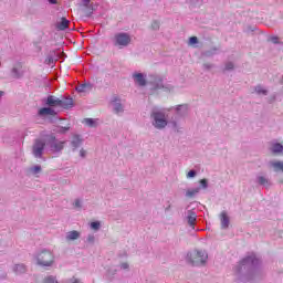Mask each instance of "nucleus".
<instances>
[{
  "label": "nucleus",
  "instance_id": "36",
  "mask_svg": "<svg viewBox=\"0 0 283 283\" xmlns=\"http://www.w3.org/2000/svg\"><path fill=\"white\" fill-rule=\"evenodd\" d=\"M33 169H34V171H41V167L40 166H35Z\"/></svg>",
  "mask_w": 283,
  "mask_h": 283
},
{
  "label": "nucleus",
  "instance_id": "9",
  "mask_svg": "<svg viewBox=\"0 0 283 283\" xmlns=\"http://www.w3.org/2000/svg\"><path fill=\"white\" fill-rule=\"evenodd\" d=\"M56 30H67L70 28V20L61 18V21L55 25Z\"/></svg>",
  "mask_w": 283,
  "mask_h": 283
},
{
  "label": "nucleus",
  "instance_id": "25",
  "mask_svg": "<svg viewBox=\"0 0 283 283\" xmlns=\"http://www.w3.org/2000/svg\"><path fill=\"white\" fill-rule=\"evenodd\" d=\"M190 45H196L198 43V38L197 36H191L189 40Z\"/></svg>",
  "mask_w": 283,
  "mask_h": 283
},
{
  "label": "nucleus",
  "instance_id": "2",
  "mask_svg": "<svg viewBox=\"0 0 283 283\" xmlns=\"http://www.w3.org/2000/svg\"><path fill=\"white\" fill-rule=\"evenodd\" d=\"M38 264L40 266H52L54 264V254L50 251H42L38 254Z\"/></svg>",
  "mask_w": 283,
  "mask_h": 283
},
{
  "label": "nucleus",
  "instance_id": "18",
  "mask_svg": "<svg viewBox=\"0 0 283 283\" xmlns=\"http://www.w3.org/2000/svg\"><path fill=\"white\" fill-rule=\"evenodd\" d=\"M65 145V142H57L53 145V149L55 151H61Z\"/></svg>",
  "mask_w": 283,
  "mask_h": 283
},
{
  "label": "nucleus",
  "instance_id": "19",
  "mask_svg": "<svg viewBox=\"0 0 283 283\" xmlns=\"http://www.w3.org/2000/svg\"><path fill=\"white\" fill-rule=\"evenodd\" d=\"M83 123H84L85 125H87L88 127H96V122H95L94 119H92V118H85V119L83 120Z\"/></svg>",
  "mask_w": 283,
  "mask_h": 283
},
{
  "label": "nucleus",
  "instance_id": "1",
  "mask_svg": "<svg viewBox=\"0 0 283 283\" xmlns=\"http://www.w3.org/2000/svg\"><path fill=\"white\" fill-rule=\"evenodd\" d=\"M207 258H209L207 252L199 250L188 254V262L193 265L205 264Z\"/></svg>",
  "mask_w": 283,
  "mask_h": 283
},
{
  "label": "nucleus",
  "instance_id": "31",
  "mask_svg": "<svg viewBox=\"0 0 283 283\" xmlns=\"http://www.w3.org/2000/svg\"><path fill=\"white\" fill-rule=\"evenodd\" d=\"M226 70H233V63H228L226 65Z\"/></svg>",
  "mask_w": 283,
  "mask_h": 283
},
{
  "label": "nucleus",
  "instance_id": "38",
  "mask_svg": "<svg viewBox=\"0 0 283 283\" xmlns=\"http://www.w3.org/2000/svg\"><path fill=\"white\" fill-rule=\"evenodd\" d=\"M88 241H90V242H94V237H90V238H88Z\"/></svg>",
  "mask_w": 283,
  "mask_h": 283
},
{
  "label": "nucleus",
  "instance_id": "28",
  "mask_svg": "<svg viewBox=\"0 0 283 283\" xmlns=\"http://www.w3.org/2000/svg\"><path fill=\"white\" fill-rule=\"evenodd\" d=\"M199 182L203 187V189H207V187H208L207 179H201Z\"/></svg>",
  "mask_w": 283,
  "mask_h": 283
},
{
  "label": "nucleus",
  "instance_id": "21",
  "mask_svg": "<svg viewBox=\"0 0 283 283\" xmlns=\"http://www.w3.org/2000/svg\"><path fill=\"white\" fill-rule=\"evenodd\" d=\"M82 140L78 138V136H75L72 140L73 147L76 149V147H81Z\"/></svg>",
  "mask_w": 283,
  "mask_h": 283
},
{
  "label": "nucleus",
  "instance_id": "14",
  "mask_svg": "<svg viewBox=\"0 0 283 283\" xmlns=\"http://www.w3.org/2000/svg\"><path fill=\"white\" fill-rule=\"evenodd\" d=\"M271 166L274 171H283V163L282 161H271Z\"/></svg>",
  "mask_w": 283,
  "mask_h": 283
},
{
  "label": "nucleus",
  "instance_id": "20",
  "mask_svg": "<svg viewBox=\"0 0 283 283\" xmlns=\"http://www.w3.org/2000/svg\"><path fill=\"white\" fill-rule=\"evenodd\" d=\"M188 224H189V227L196 226V214L195 213H192L188 217Z\"/></svg>",
  "mask_w": 283,
  "mask_h": 283
},
{
  "label": "nucleus",
  "instance_id": "33",
  "mask_svg": "<svg viewBox=\"0 0 283 283\" xmlns=\"http://www.w3.org/2000/svg\"><path fill=\"white\" fill-rule=\"evenodd\" d=\"M74 207H76V208H81V200H75V203H74Z\"/></svg>",
  "mask_w": 283,
  "mask_h": 283
},
{
  "label": "nucleus",
  "instance_id": "27",
  "mask_svg": "<svg viewBox=\"0 0 283 283\" xmlns=\"http://www.w3.org/2000/svg\"><path fill=\"white\" fill-rule=\"evenodd\" d=\"M158 28H160V23H158V22H153V24H151V29L153 30H158Z\"/></svg>",
  "mask_w": 283,
  "mask_h": 283
},
{
  "label": "nucleus",
  "instance_id": "16",
  "mask_svg": "<svg viewBox=\"0 0 283 283\" xmlns=\"http://www.w3.org/2000/svg\"><path fill=\"white\" fill-rule=\"evenodd\" d=\"M197 193H200V188L187 190L186 196L187 198H193V196H196Z\"/></svg>",
  "mask_w": 283,
  "mask_h": 283
},
{
  "label": "nucleus",
  "instance_id": "6",
  "mask_svg": "<svg viewBox=\"0 0 283 283\" xmlns=\"http://www.w3.org/2000/svg\"><path fill=\"white\" fill-rule=\"evenodd\" d=\"M46 105L49 107H61V98H57L54 95H49L46 98Z\"/></svg>",
  "mask_w": 283,
  "mask_h": 283
},
{
  "label": "nucleus",
  "instance_id": "29",
  "mask_svg": "<svg viewBox=\"0 0 283 283\" xmlns=\"http://www.w3.org/2000/svg\"><path fill=\"white\" fill-rule=\"evenodd\" d=\"M91 1H92V0H82L83 6H84L85 8H88Z\"/></svg>",
  "mask_w": 283,
  "mask_h": 283
},
{
  "label": "nucleus",
  "instance_id": "34",
  "mask_svg": "<svg viewBox=\"0 0 283 283\" xmlns=\"http://www.w3.org/2000/svg\"><path fill=\"white\" fill-rule=\"evenodd\" d=\"M256 92H258L259 94H266V91H262V90H260V88H258Z\"/></svg>",
  "mask_w": 283,
  "mask_h": 283
},
{
  "label": "nucleus",
  "instance_id": "37",
  "mask_svg": "<svg viewBox=\"0 0 283 283\" xmlns=\"http://www.w3.org/2000/svg\"><path fill=\"white\" fill-rule=\"evenodd\" d=\"M57 0H49V2H51L52 4H56Z\"/></svg>",
  "mask_w": 283,
  "mask_h": 283
},
{
  "label": "nucleus",
  "instance_id": "15",
  "mask_svg": "<svg viewBox=\"0 0 283 283\" xmlns=\"http://www.w3.org/2000/svg\"><path fill=\"white\" fill-rule=\"evenodd\" d=\"M87 90H92L91 84H82V85L76 87V91L80 92V93L87 92Z\"/></svg>",
  "mask_w": 283,
  "mask_h": 283
},
{
  "label": "nucleus",
  "instance_id": "8",
  "mask_svg": "<svg viewBox=\"0 0 283 283\" xmlns=\"http://www.w3.org/2000/svg\"><path fill=\"white\" fill-rule=\"evenodd\" d=\"M39 116H56V112L51 107H42L39 109Z\"/></svg>",
  "mask_w": 283,
  "mask_h": 283
},
{
  "label": "nucleus",
  "instance_id": "35",
  "mask_svg": "<svg viewBox=\"0 0 283 283\" xmlns=\"http://www.w3.org/2000/svg\"><path fill=\"white\" fill-rule=\"evenodd\" d=\"M80 155L82 156V158H85V150L82 149V150L80 151Z\"/></svg>",
  "mask_w": 283,
  "mask_h": 283
},
{
  "label": "nucleus",
  "instance_id": "5",
  "mask_svg": "<svg viewBox=\"0 0 283 283\" xmlns=\"http://www.w3.org/2000/svg\"><path fill=\"white\" fill-rule=\"evenodd\" d=\"M45 149V142L38 139L33 146V155L35 158H41L43 156V150Z\"/></svg>",
  "mask_w": 283,
  "mask_h": 283
},
{
  "label": "nucleus",
  "instance_id": "3",
  "mask_svg": "<svg viewBox=\"0 0 283 283\" xmlns=\"http://www.w3.org/2000/svg\"><path fill=\"white\" fill-rule=\"evenodd\" d=\"M132 43V36L128 33H117L114 35V45L117 48H127Z\"/></svg>",
  "mask_w": 283,
  "mask_h": 283
},
{
  "label": "nucleus",
  "instance_id": "13",
  "mask_svg": "<svg viewBox=\"0 0 283 283\" xmlns=\"http://www.w3.org/2000/svg\"><path fill=\"white\" fill-rule=\"evenodd\" d=\"M80 237H81V233H78V231L76 230H73L67 233L66 240H78Z\"/></svg>",
  "mask_w": 283,
  "mask_h": 283
},
{
  "label": "nucleus",
  "instance_id": "39",
  "mask_svg": "<svg viewBox=\"0 0 283 283\" xmlns=\"http://www.w3.org/2000/svg\"><path fill=\"white\" fill-rule=\"evenodd\" d=\"M67 129H70V127L63 128V130H61L62 133L67 132Z\"/></svg>",
  "mask_w": 283,
  "mask_h": 283
},
{
  "label": "nucleus",
  "instance_id": "32",
  "mask_svg": "<svg viewBox=\"0 0 283 283\" xmlns=\"http://www.w3.org/2000/svg\"><path fill=\"white\" fill-rule=\"evenodd\" d=\"M120 269H129V264L128 263H122L120 264Z\"/></svg>",
  "mask_w": 283,
  "mask_h": 283
},
{
  "label": "nucleus",
  "instance_id": "42",
  "mask_svg": "<svg viewBox=\"0 0 283 283\" xmlns=\"http://www.w3.org/2000/svg\"><path fill=\"white\" fill-rule=\"evenodd\" d=\"M13 72H17V69H13Z\"/></svg>",
  "mask_w": 283,
  "mask_h": 283
},
{
  "label": "nucleus",
  "instance_id": "22",
  "mask_svg": "<svg viewBox=\"0 0 283 283\" xmlns=\"http://www.w3.org/2000/svg\"><path fill=\"white\" fill-rule=\"evenodd\" d=\"M91 229H93L94 231H98L101 229V222H98V221L92 222Z\"/></svg>",
  "mask_w": 283,
  "mask_h": 283
},
{
  "label": "nucleus",
  "instance_id": "26",
  "mask_svg": "<svg viewBox=\"0 0 283 283\" xmlns=\"http://www.w3.org/2000/svg\"><path fill=\"white\" fill-rule=\"evenodd\" d=\"M187 178H196V172H195V170L188 171Z\"/></svg>",
  "mask_w": 283,
  "mask_h": 283
},
{
  "label": "nucleus",
  "instance_id": "41",
  "mask_svg": "<svg viewBox=\"0 0 283 283\" xmlns=\"http://www.w3.org/2000/svg\"><path fill=\"white\" fill-rule=\"evenodd\" d=\"M0 96H3V92L0 91Z\"/></svg>",
  "mask_w": 283,
  "mask_h": 283
},
{
  "label": "nucleus",
  "instance_id": "10",
  "mask_svg": "<svg viewBox=\"0 0 283 283\" xmlns=\"http://www.w3.org/2000/svg\"><path fill=\"white\" fill-rule=\"evenodd\" d=\"M220 222L222 229H229V216L227 212L223 211L220 213Z\"/></svg>",
  "mask_w": 283,
  "mask_h": 283
},
{
  "label": "nucleus",
  "instance_id": "24",
  "mask_svg": "<svg viewBox=\"0 0 283 283\" xmlns=\"http://www.w3.org/2000/svg\"><path fill=\"white\" fill-rule=\"evenodd\" d=\"M114 109H115V113H116V114H120V112H123V105H120V104H115Z\"/></svg>",
  "mask_w": 283,
  "mask_h": 283
},
{
  "label": "nucleus",
  "instance_id": "7",
  "mask_svg": "<svg viewBox=\"0 0 283 283\" xmlns=\"http://www.w3.org/2000/svg\"><path fill=\"white\" fill-rule=\"evenodd\" d=\"M60 101V107H63V109H72L74 107V99L72 97H63Z\"/></svg>",
  "mask_w": 283,
  "mask_h": 283
},
{
  "label": "nucleus",
  "instance_id": "17",
  "mask_svg": "<svg viewBox=\"0 0 283 283\" xmlns=\"http://www.w3.org/2000/svg\"><path fill=\"white\" fill-rule=\"evenodd\" d=\"M14 272H15L17 274L25 273V265H23V264H17V265L14 266Z\"/></svg>",
  "mask_w": 283,
  "mask_h": 283
},
{
  "label": "nucleus",
  "instance_id": "12",
  "mask_svg": "<svg viewBox=\"0 0 283 283\" xmlns=\"http://www.w3.org/2000/svg\"><path fill=\"white\" fill-rule=\"evenodd\" d=\"M271 151H272V154H282V151H283L282 144H279V143L273 144L272 148H271Z\"/></svg>",
  "mask_w": 283,
  "mask_h": 283
},
{
  "label": "nucleus",
  "instance_id": "11",
  "mask_svg": "<svg viewBox=\"0 0 283 283\" xmlns=\"http://www.w3.org/2000/svg\"><path fill=\"white\" fill-rule=\"evenodd\" d=\"M135 83L139 84L140 87H145L147 85V81H145V77L143 76L142 73L135 74Z\"/></svg>",
  "mask_w": 283,
  "mask_h": 283
},
{
  "label": "nucleus",
  "instance_id": "30",
  "mask_svg": "<svg viewBox=\"0 0 283 283\" xmlns=\"http://www.w3.org/2000/svg\"><path fill=\"white\" fill-rule=\"evenodd\" d=\"M249 262H251V256H248V258L242 260V264H247Z\"/></svg>",
  "mask_w": 283,
  "mask_h": 283
},
{
  "label": "nucleus",
  "instance_id": "4",
  "mask_svg": "<svg viewBox=\"0 0 283 283\" xmlns=\"http://www.w3.org/2000/svg\"><path fill=\"white\" fill-rule=\"evenodd\" d=\"M151 118H154V127L156 129H165L167 127V118H165V115L160 112H154L151 114Z\"/></svg>",
  "mask_w": 283,
  "mask_h": 283
},
{
  "label": "nucleus",
  "instance_id": "23",
  "mask_svg": "<svg viewBox=\"0 0 283 283\" xmlns=\"http://www.w3.org/2000/svg\"><path fill=\"white\" fill-rule=\"evenodd\" d=\"M259 184L261 185H269V179H266V177H259Z\"/></svg>",
  "mask_w": 283,
  "mask_h": 283
},
{
  "label": "nucleus",
  "instance_id": "40",
  "mask_svg": "<svg viewBox=\"0 0 283 283\" xmlns=\"http://www.w3.org/2000/svg\"><path fill=\"white\" fill-rule=\"evenodd\" d=\"M272 41H273L274 43H277V38H273Z\"/></svg>",
  "mask_w": 283,
  "mask_h": 283
}]
</instances>
